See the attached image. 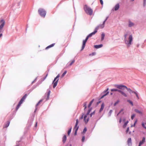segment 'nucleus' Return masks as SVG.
I'll list each match as a JSON object with an SVG mask.
<instances>
[{
  "mask_svg": "<svg viewBox=\"0 0 146 146\" xmlns=\"http://www.w3.org/2000/svg\"><path fill=\"white\" fill-rule=\"evenodd\" d=\"M83 117H84V114H83L81 116L80 118L79 119H83Z\"/></svg>",
  "mask_w": 146,
  "mask_h": 146,
  "instance_id": "obj_40",
  "label": "nucleus"
},
{
  "mask_svg": "<svg viewBox=\"0 0 146 146\" xmlns=\"http://www.w3.org/2000/svg\"><path fill=\"white\" fill-rule=\"evenodd\" d=\"M86 131H87V129L86 127H85V128H84V129L83 130V133H85V132H86Z\"/></svg>",
  "mask_w": 146,
  "mask_h": 146,
  "instance_id": "obj_35",
  "label": "nucleus"
},
{
  "mask_svg": "<svg viewBox=\"0 0 146 146\" xmlns=\"http://www.w3.org/2000/svg\"><path fill=\"white\" fill-rule=\"evenodd\" d=\"M135 116V115L134 114H133L131 116V119H133Z\"/></svg>",
  "mask_w": 146,
  "mask_h": 146,
  "instance_id": "obj_37",
  "label": "nucleus"
},
{
  "mask_svg": "<svg viewBox=\"0 0 146 146\" xmlns=\"http://www.w3.org/2000/svg\"><path fill=\"white\" fill-rule=\"evenodd\" d=\"M75 60H74L70 62V64L68 65V66H70L72 65V64L75 62Z\"/></svg>",
  "mask_w": 146,
  "mask_h": 146,
  "instance_id": "obj_29",
  "label": "nucleus"
},
{
  "mask_svg": "<svg viewBox=\"0 0 146 146\" xmlns=\"http://www.w3.org/2000/svg\"><path fill=\"white\" fill-rule=\"evenodd\" d=\"M50 90H49L47 94V100H48L49 99V97L50 94Z\"/></svg>",
  "mask_w": 146,
  "mask_h": 146,
  "instance_id": "obj_27",
  "label": "nucleus"
},
{
  "mask_svg": "<svg viewBox=\"0 0 146 146\" xmlns=\"http://www.w3.org/2000/svg\"><path fill=\"white\" fill-rule=\"evenodd\" d=\"M37 122H36L35 125V127H36L37 126Z\"/></svg>",
  "mask_w": 146,
  "mask_h": 146,
  "instance_id": "obj_50",
  "label": "nucleus"
},
{
  "mask_svg": "<svg viewBox=\"0 0 146 146\" xmlns=\"http://www.w3.org/2000/svg\"><path fill=\"white\" fill-rule=\"evenodd\" d=\"M9 123L10 122L9 121H7V124L4 125L3 127V128H6L7 127L9 126Z\"/></svg>",
  "mask_w": 146,
  "mask_h": 146,
  "instance_id": "obj_23",
  "label": "nucleus"
},
{
  "mask_svg": "<svg viewBox=\"0 0 146 146\" xmlns=\"http://www.w3.org/2000/svg\"><path fill=\"white\" fill-rule=\"evenodd\" d=\"M111 92H116L117 91L120 93L123 96L125 97H127V94L124 92L122 91L121 90H118L117 89H111Z\"/></svg>",
  "mask_w": 146,
  "mask_h": 146,
  "instance_id": "obj_10",
  "label": "nucleus"
},
{
  "mask_svg": "<svg viewBox=\"0 0 146 146\" xmlns=\"http://www.w3.org/2000/svg\"><path fill=\"white\" fill-rule=\"evenodd\" d=\"M89 120V117H88L87 115H85L84 116V121L86 123H87Z\"/></svg>",
  "mask_w": 146,
  "mask_h": 146,
  "instance_id": "obj_12",
  "label": "nucleus"
},
{
  "mask_svg": "<svg viewBox=\"0 0 146 146\" xmlns=\"http://www.w3.org/2000/svg\"><path fill=\"white\" fill-rule=\"evenodd\" d=\"M112 110H110L109 112V113L110 114L109 115H110L111 113H112Z\"/></svg>",
  "mask_w": 146,
  "mask_h": 146,
  "instance_id": "obj_43",
  "label": "nucleus"
},
{
  "mask_svg": "<svg viewBox=\"0 0 146 146\" xmlns=\"http://www.w3.org/2000/svg\"><path fill=\"white\" fill-rule=\"evenodd\" d=\"M67 73V71H65L63 73V74H62V75L61 76V77H63L64 75L66 74V73Z\"/></svg>",
  "mask_w": 146,
  "mask_h": 146,
  "instance_id": "obj_30",
  "label": "nucleus"
},
{
  "mask_svg": "<svg viewBox=\"0 0 146 146\" xmlns=\"http://www.w3.org/2000/svg\"><path fill=\"white\" fill-rule=\"evenodd\" d=\"M48 75V74H47L46 75V76H45V78H44V80H45L46 78V77H47V76Z\"/></svg>",
  "mask_w": 146,
  "mask_h": 146,
  "instance_id": "obj_47",
  "label": "nucleus"
},
{
  "mask_svg": "<svg viewBox=\"0 0 146 146\" xmlns=\"http://www.w3.org/2000/svg\"><path fill=\"white\" fill-rule=\"evenodd\" d=\"M134 93L136 95V96L137 97L138 99H139V97L138 96L136 92H134Z\"/></svg>",
  "mask_w": 146,
  "mask_h": 146,
  "instance_id": "obj_36",
  "label": "nucleus"
},
{
  "mask_svg": "<svg viewBox=\"0 0 146 146\" xmlns=\"http://www.w3.org/2000/svg\"><path fill=\"white\" fill-rule=\"evenodd\" d=\"M134 0H131L132 1H133Z\"/></svg>",
  "mask_w": 146,
  "mask_h": 146,
  "instance_id": "obj_54",
  "label": "nucleus"
},
{
  "mask_svg": "<svg viewBox=\"0 0 146 146\" xmlns=\"http://www.w3.org/2000/svg\"><path fill=\"white\" fill-rule=\"evenodd\" d=\"M85 137L84 136H83L82 137V142H83L84 141V140H85Z\"/></svg>",
  "mask_w": 146,
  "mask_h": 146,
  "instance_id": "obj_39",
  "label": "nucleus"
},
{
  "mask_svg": "<svg viewBox=\"0 0 146 146\" xmlns=\"http://www.w3.org/2000/svg\"><path fill=\"white\" fill-rule=\"evenodd\" d=\"M142 125L143 127L146 129V127L145 126V124H144V123H142Z\"/></svg>",
  "mask_w": 146,
  "mask_h": 146,
  "instance_id": "obj_42",
  "label": "nucleus"
},
{
  "mask_svg": "<svg viewBox=\"0 0 146 146\" xmlns=\"http://www.w3.org/2000/svg\"><path fill=\"white\" fill-rule=\"evenodd\" d=\"M134 25V23L131 22L130 21H129V25L128 26L129 27H131L133 26Z\"/></svg>",
  "mask_w": 146,
  "mask_h": 146,
  "instance_id": "obj_19",
  "label": "nucleus"
},
{
  "mask_svg": "<svg viewBox=\"0 0 146 146\" xmlns=\"http://www.w3.org/2000/svg\"><path fill=\"white\" fill-rule=\"evenodd\" d=\"M95 54V53H92V54L93 55H94Z\"/></svg>",
  "mask_w": 146,
  "mask_h": 146,
  "instance_id": "obj_51",
  "label": "nucleus"
},
{
  "mask_svg": "<svg viewBox=\"0 0 146 146\" xmlns=\"http://www.w3.org/2000/svg\"><path fill=\"white\" fill-rule=\"evenodd\" d=\"M119 4H117L115 6L114 9L115 11L117 10L119 8Z\"/></svg>",
  "mask_w": 146,
  "mask_h": 146,
  "instance_id": "obj_18",
  "label": "nucleus"
},
{
  "mask_svg": "<svg viewBox=\"0 0 146 146\" xmlns=\"http://www.w3.org/2000/svg\"><path fill=\"white\" fill-rule=\"evenodd\" d=\"M127 101L132 106H133V103L132 101H131L130 100H127Z\"/></svg>",
  "mask_w": 146,
  "mask_h": 146,
  "instance_id": "obj_28",
  "label": "nucleus"
},
{
  "mask_svg": "<svg viewBox=\"0 0 146 146\" xmlns=\"http://www.w3.org/2000/svg\"><path fill=\"white\" fill-rule=\"evenodd\" d=\"M94 113H95L94 111V112H93V113H91L90 114V117H91L93 115H94Z\"/></svg>",
  "mask_w": 146,
  "mask_h": 146,
  "instance_id": "obj_44",
  "label": "nucleus"
},
{
  "mask_svg": "<svg viewBox=\"0 0 146 146\" xmlns=\"http://www.w3.org/2000/svg\"><path fill=\"white\" fill-rule=\"evenodd\" d=\"M121 121V119L120 118L119 120V122L120 123Z\"/></svg>",
  "mask_w": 146,
  "mask_h": 146,
  "instance_id": "obj_49",
  "label": "nucleus"
},
{
  "mask_svg": "<svg viewBox=\"0 0 146 146\" xmlns=\"http://www.w3.org/2000/svg\"><path fill=\"white\" fill-rule=\"evenodd\" d=\"M59 77L60 74H59L54 79L53 82V87L54 88L57 86L58 82L59 80L58 78Z\"/></svg>",
  "mask_w": 146,
  "mask_h": 146,
  "instance_id": "obj_8",
  "label": "nucleus"
},
{
  "mask_svg": "<svg viewBox=\"0 0 146 146\" xmlns=\"http://www.w3.org/2000/svg\"><path fill=\"white\" fill-rule=\"evenodd\" d=\"M98 30V28H96V29H95L94 31V32L89 34L87 36L86 39L83 41V44H82V46L81 50H83L85 46L87 40H88V38L90 37H91L93 35H95V34L97 32Z\"/></svg>",
  "mask_w": 146,
  "mask_h": 146,
  "instance_id": "obj_1",
  "label": "nucleus"
},
{
  "mask_svg": "<svg viewBox=\"0 0 146 146\" xmlns=\"http://www.w3.org/2000/svg\"><path fill=\"white\" fill-rule=\"evenodd\" d=\"M119 102V100H118L116 101L114 104V106H115L117 104H118Z\"/></svg>",
  "mask_w": 146,
  "mask_h": 146,
  "instance_id": "obj_33",
  "label": "nucleus"
},
{
  "mask_svg": "<svg viewBox=\"0 0 146 146\" xmlns=\"http://www.w3.org/2000/svg\"><path fill=\"white\" fill-rule=\"evenodd\" d=\"M107 20V19H106L103 22V23L102 25H99L98 26V27H97L95 29H96V28H98V29L99 28H101V29H102V28H103L104 27V24H105V23L106 22V21Z\"/></svg>",
  "mask_w": 146,
  "mask_h": 146,
  "instance_id": "obj_11",
  "label": "nucleus"
},
{
  "mask_svg": "<svg viewBox=\"0 0 146 146\" xmlns=\"http://www.w3.org/2000/svg\"><path fill=\"white\" fill-rule=\"evenodd\" d=\"M128 121H127L126 122H125L124 125L123 126L124 127H126V125H127V123H128Z\"/></svg>",
  "mask_w": 146,
  "mask_h": 146,
  "instance_id": "obj_38",
  "label": "nucleus"
},
{
  "mask_svg": "<svg viewBox=\"0 0 146 146\" xmlns=\"http://www.w3.org/2000/svg\"><path fill=\"white\" fill-rule=\"evenodd\" d=\"M71 129H72V127L70 128V129L68 131V135H69L71 132Z\"/></svg>",
  "mask_w": 146,
  "mask_h": 146,
  "instance_id": "obj_32",
  "label": "nucleus"
},
{
  "mask_svg": "<svg viewBox=\"0 0 146 146\" xmlns=\"http://www.w3.org/2000/svg\"><path fill=\"white\" fill-rule=\"evenodd\" d=\"M137 122V120H136V121H135L134 122V124L133 125H132L131 126V127H132V126L135 127V124Z\"/></svg>",
  "mask_w": 146,
  "mask_h": 146,
  "instance_id": "obj_41",
  "label": "nucleus"
},
{
  "mask_svg": "<svg viewBox=\"0 0 146 146\" xmlns=\"http://www.w3.org/2000/svg\"><path fill=\"white\" fill-rule=\"evenodd\" d=\"M55 44V43H53V44H52L48 46L45 49L46 50L49 48H50L53 47L54 45Z\"/></svg>",
  "mask_w": 146,
  "mask_h": 146,
  "instance_id": "obj_20",
  "label": "nucleus"
},
{
  "mask_svg": "<svg viewBox=\"0 0 146 146\" xmlns=\"http://www.w3.org/2000/svg\"><path fill=\"white\" fill-rule=\"evenodd\" d=\"M145 141V137L143 138L142 141H140L139 143L138 146H141V145H143Z\"/></svg>",
  "mask_w": 146,
  "mask_h": 146,
  "instance_id": "obj_13",
  "label": "nucleus"
},
{
  "mask_svg": "<svg viewBox=\"0 0 146 146\" xmlns=\"http://www.w3.org/2000/svg\"><path fill=\"white\" fill-rule=\"evenodd\" d=\"M144 124H145V126L146 127V123H144Z\"/></svg>",
  "mask_w": 146,
  "mask_h": 146,
  "instance_id": "obj_52",
  "label": "nucleus"
},
{
  "mask_svg": "<svg viewBox=\"0 0 146 146\" xmlns=\"http://www.w3.org/2000/svg\"><path fill=\"white\" fill-rule=\"evenodd\" d=\"M101 37V40L102 41L104 39L105 37V34L104 33H102V34Z\"/></svg>",
  "mask_w": 146,
  "mask_h": 146,
  "instance_id": "obj_24",
  "label": "nucleus"
},
{
  "mask_svg": "<svg viewBox=\"0 0 146 146\" xmlns=\"http://www.w3.org/2000/svg\"><path fill=\"white\" fill-rule=\"evenodd\" d=\"M127 143L128 145L129 146H131V144H132V143H131V138H128V139L127 140Z\"/></svg>",
  "mask_w": 146,
  "mask_h": 146,
  "instance_id": "obj_14",
  "label": "nucleus"
},
{
  "mask_svg": "<svg viewBox=\"0 0 146 146\" xmlns=\"http://www.w3.org/2000/svg\"><path fill=\"white\" fill-rule=\"evenodd\" d=\"M90 111H91V110H89L87 111V112L86 113V115H87V116H88V115H89V114L90 112Z\"/></svg>",
  "mask_w": 146,
  "mask_h": 146,
  "instance_id": "obj_34",
  "label": "nucleus"
},
{
  "mask_svg": "<svg viewBox=\"0 0 146 146\" xmlns=\"http://www.w3.org/2000/svg\"><path fill=\"white\" fill-rule=\"evenodd\" d=\"M123 111V109H122L120 111V112L118 113V114L117 115H118L121 112V111Z\"/></svg>",
  "mask_w": 146,
  "mask_h": 146,
  "instance_id": "obj_48",
  "label": "nucleus"
},
{
  "mask_svg": "<svg viewBox=\"0 0 146 146\" xmlns=\"http://www.w3.org/2000/svg\"><path fill=\"white\" fill-rule=\"evenodd\" d=\"M84 9L86 12L87 14L90 15H91L93 13V10L90 7H89L87 5H84Z\"/></svg>",
  "mask_w": 146,
  "mask_h": 146,
  "instance_id": "obj_3",
  "label": "nucleus"
},
{
  "mask_svg": "<svg viewBox=\"0 0 146 146\" xmlns=\"http://www.w3.org/2000/svg\"><path fill=\"white\" fill-rule=\"evenodd\" d=\"M87 104V102H85L83 104V106L84 107V110H85V109L86 108L87 106H86V105Z\"/></svg>",
  "mask_w": 146,
  "mask_h": 146,
  "instance_id": "obj_26",
  "label": "nucleus"
},
{
  "mask_svg": "<svg viewBox=\"0 0 146 146\" xmlns=\"http://www.w3.org/2000/svg\"><path fill=\"white\" fill-rule=\"evenodd\" d=\"M103 45L101 44L99 45H95L94 46V47L96 48H98L102 47Z\"/></svg>",
  "mask_w": 146,
  "mask_h": 146,
  "instance_id": "obj_16",
  "label": "nucleus"
},
{
  "mask_svg": "<svg viewBox=\"0 0 146 146\" xmlns=\"http://www.w3.org/2000/svg\"><path fill=\"white\" fill-rule=\"evenodd\" d=\"M27 94H25L22 98L21 99V100L19 102V104H18L17 107L16 108V110H17L19 108V107L21 105V104L23 103V102L25 100L26 98L27 97Z\"/></svg>",
  "mask_w": 146,
  "mask_h": 146,
  "instance_id": "obj_6",
  "label": "nucleus"
},
{
  "mask_svg": "<svg viewBox=\"0 0 146 146\" xmlns=\"http://www.w3.org/2000/svg\"><path fill=\"white\" fill-rule=\"evenodd\" d=\"M100 3L101 5H102L103 4V1L102 0H100Z\"/></svg>",
  "mask_w": 146,
  "mask_h": 146,
  "instance_id": "obj_45",
  "label": "nucleus"
},
{
  "mask_svg": "<svg viewBox=\"0 0 146 146\" xmlns=\"http://www.w3.org/2000/svg\"><path fill=\"white\" fill-rule=\"evenodd\" d=\"M127 35V33L125 34L124 35L125 42V44L127 46H129L131 44V42L133 40V38L131 35H129L128 38L129 41H127L126 40Z\"/></svg>",
  "mask_w": 146,
  "mask_h": 146,
  "instance_id": "obj_2",
  "label": "nucleus"
},
{
  "mask_svg": "<svg viewBox=\"0 0 146 146\" xmlns=\"http://www.w3.org/2000/svg\"><path fill=\"white\" fill-rule=\"evenodd\" d=\"M108 88L106 90V91H104V93H105L106 92V93L105 94H104V95H103L101 97V98H103L104 96H105L107 95L109 93V92H107L108 91Z\"/></svg>",
  "mask_w": 146,
  "mask_h": 146,
  "instance_id": "obj_15",
  "label": "nucleus"
},
{
  "mask_svg": "<svg viewBox=\"0 0 146 146\" xmlns=\"http://www.w3.org/2000/svg\"><path fill=\"white\" fill-rule=\"evenodd\" d=\"M135 111L136 113H137L139 114H142V112L141 111L135 109Z\"/></svg>",
  "mask_w": 146,
  "mask_h": 146,
  "instance_id": "obj_22",
  "label": "nucleus"
},
{
  "mask_svg": "<svg viewBox=\"0 0 146 146\" xmlns=\"http://www.w3.org/2000/svg\"><path fill=\"white\" fill-rule=\"evenodd\" d=\"M94 101V99H93L90 102V104L88 105V108H90V106H91L92 104V103L93 102V101Z\"/></svg>",
  "mask_w": 146,
  "mask_h": 146,
  "instance_id": "obj_25",
  "label": "nucleus"
},
{
  "mask_svg": "<svg viewBox=\"0 0 146 146\" xmlns=\"http://www.w3.org/2000/svg\"><path fill=\"white\" fill-rule=\"evenodd\" d=\"M116 87L117 88L123 90L125 89H127L128 91L130 93L132 92L134 93V91H132L130 89L128 88L126 86L122 85H117L116 86Z\"/></svg>",
  "mask_w": 146,
  "mask_h": 146,
  "instance_id": "obj_4",
  "label": "nucleus"
},
{
  "mask_svg": "<svg viewBox=\"0 0 146 146\" xmlns=\"http://www.w3.org/2000/svg\"><path fill=\"white\" fill-rule=\"evenodd\" d=\"M66 140V137L65 135H64L62 138V142L64 143H65Z\"/></svg>",
  "mask_w": 146,
  "mask_h": 146,
  "instance_id": "obj_21",
  "label": "nucleus"
},
{
  "mask_svg": "<svg viewBox=\"0 0 146 146\" xmlns=\"http://www.w3.org/2000/svg\"><path fill=\"white\" fill-rule=\"evenodd\" d=\"M5 21L3 19H2L0 21V38L3 35L2 34L1 32L5 25Z\"/></svg>",
  "mask_w": 146,
  "mask_h": 146,
  "instance_id": "obj_5",
  "label": "nucleus"
},
{
  "mask_svg": "<svg viewBox=\"0 0 146 146\" xmlns=\"http://www.w3.org/2000/svg\"><path fill=\"white\" fill-rule=\"evenodd\" d=\"M104 106V103H102L101 105V108L99 112H101L103 110Z\"/></svg>",
  "mask_w": 146,
  "mask_h": 146,
  "instance_id": "obj_17",
  "label": "nucleus"
},
{
  "mask_svg": "<svg viewBox=\"0 0 146 146\" xmlns=\"http://www.w3.org/2000/svg\"><path fill=\"white\" fill-rule=\"evenodd\" d=\"M42 101H43V100H40L39 101V102H38V103L36 104V106H38L39 105V104H40V102H42Z\"/></svg>",
  "mask_w": 146,
  "mask_h": 146,
  "instance_id": "obj_31",
  "label": "nucleus"
},
{
  "mask_svg": "<svg viewBox=\"0 0 146 146\" xmlns=\"http://www.w3.org/2000/svg\"><path fill=\"white\" fill-rule=\"evenodd\" d=\"M78 119H77L76 120V123L75 126L73 128V130H74L75 131V133H74L75 135H76L77 131L78 130V128H79V126H78Z\"/></svg>",
  "mask_w": 146,
  "mask_h": 146,
  "instance_id": "obj_9",
  "label": "nucleus"
},
{
  "mask_svg": "<svg viewBox=\"0 0 146 146\" xmlns=\"http://www.w3.org/2000/svg\"><path fill=\"white\" fill-rule=\"evenodd\" d=\"M110 94H111V95H112V93H110Z\"/></svg>",
  "mask_w": 146,
  "mask_h": 146,
  "instance_id": "obj_53",
  "label": "nucleus"
},
{
  "mask_svg": "<svg viewBox=\"0 0 146 146\" xmlns=\"http://www.w3.org/2000/svg\"><path fill=\"white\" fill-rule=\"evenodd\" d=\"M129 127H128L126 130V132L127 133L128 132V131H129Z\"/></svg>",
  "mask_w": 146,
  "mask_h": 146,
  "instance_id": "obj_46",
  "label": "nucleus"
},
{
  "mask_svg": "<svg viewBox=\"0 0 146 146\" xmlns=\"http://www.w3.org/2000/svg\"><path fill=\"white\" fill-rule=\"evenodd\" d=\"M38 12L39 14L41 17H44L45 16L46 12L44 9L40 8L38 10Z\"/></svg>",
  "mask_w": 146,
  "mask_h": 146,
  "instance_id": "obj_7",
  "label": "nucleus"
}]
</instances>
